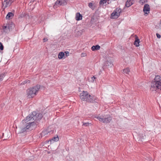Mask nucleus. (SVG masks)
<instances>
[{
  "mask_svg": "<svg viewBox=\"0 0 161 161\" xmlns=\"http://www.w3.org/2000/svg\"><path fill=\"white\" fill-rule=\"evenodd\" d=\"M42 117L41 114L37 113L35 111L29 114L22 121L24 127L22 128L21 132L29 131L35 129L36 127L37 124L34 121L40 120Z\"/></svg>",
  "mask_w": 161,
  "mask_h": 161,
  "instance_id": "f257e3e1",
  "label": "nucleus"
},
{
  "mask_svg": "<svg viewBox=\"0 0 161 161\" xmlns=\"http://www.w3.org/2000/svg\"><path fill=\"white\" fill-rule=\"evenodd\" d=\"M150 90L152 91H161V77L160 76H156L154 79L152 81Z\"/></svg>",
  "mask_w": 161,
  "mask_h": 161,
  "instance_id": "f03ea898",
  "label": "nucleus"
},
{
  "mask_svg": "<svg viewBox=\"0 0 161 161\" xmlns=\"http://www.w3.org/2000/svg\"><path fill=\"white\" fill-rule=\"evenodd\" d=\"M80 99L87 102L93 103L94 101V96L89 94L87 91H83L80 94Z\"/></svg>",
  "mask_w": 161,
  "mask_h": 161,
  "instance_id": "7ed1b4c3",
  "label": "nucleus"
},
{
  "mask_svg": "<svg viewBox=\"0 0 161 161\" xmlns=\"http://www.w3.org/2000/svg\"><path fill=\"white\" fill-rule=\"evenodd\" d=\"M40 88V85H37L27 89L26 90L27 97L29 98L34 97L36 95Z\"/></svg>",
  "mask_w": 161,
  "mask_h": 161,
  "instance_id": "20e7f679",
  "label": "nucleus"
},
{
  "mask_svg": "<svg viewBox=\"0 0 161 161\" xmlns=\"http://www.w3.org/2000/svg\"><path fill=\"white\" fill-rule=\"evenodd\" d=\"M95 118H97L100 121L105 123H109L112 120V118L110 116L107 117L103 116L102 117L101 116H97L95 117Z\"/></svg>",
  "mask_w": 161,
  "mask_h": 161,
  "instance_id": "39448f33",
  "label": "nucleus"
},
{
  "mask_svg": "<svg viewBox=\"0 0 161 161\" xmlns=\"http://www.w3.org/2000/svg\"><path fill=\"white\" fill-rule=\"evenodd\" d=\"M14 1V0H4L2 2V8L4 9L5 8L9 7Z\"/></svg>",
  "mask_w": 161,
  "mask_h": 161,
  "instance_id": "423d86ee",
  "label": "nucleus"
},
{
  "mask_svg": "<svg viewBox=\"0 0 161 161\" xmlns=\"http://www.w3.org/2000/svg\"><path fill=\"white\" fill-rule=\"evenodd\" d=\"M66 3H67L65 0H58L56 2L54 6L55 5L58 6H63L66 5Z\"/></svg>",
  "mask_w": 161,
  "mask_h": 161,
  "instance_id": "0eeeda50",
  "label": "nucleus"
},
{
  "mask_svg": "<svg viewBox=\"0 0 161 161\" xmlns=\"http://www.w3.org/2000/svg\"><path fill=\"white\" fill-rule=\"evenodd\" d=\"M3 29L5 32H8L12 29L11 26L9 24H7L3 26Z\"/></svg>",
  "mask_w": 161,
  "mask_h": 161,
  "instance_id": "6e6552de",
  "label": "nucleus"
},
{
  "mask_svg": "<svg viewBox=\"0 0 161 161\" xmlns=\"http://www.w3.org/2000/svg\"><path fill=\"white\" fill-rule=\"evenodd\" d=\"M150 8L149 5L146 4L144 5L143 12L145 14H148L149 13Z\"/></svg>",
  "mask_w": 161,
  "mask_h": 161,
  "instance_id": "1a4fd4ad",
  "label": "nucleus"
},
{
  "mask_svg": "<svg viewBox=\"0 0 161 161\" xmlns=\"http://www.w3.org/2000/svg\"><path fill=\"white\" fill-rule=\"evenodd\" d=\"M120 14H119L115 10L112 13L111 18L113 19H117L119 16Z\"/></svg>",
  "mask_w": 161,
  "mask_h": 161,
  "instance_id": "9d476101",
  "label": "nucleus"
},
{
  "mask_svg": "<svg viewBox=\"0 0 161 161\" xmlns=\"http://www.w3.org/2000/svg\"><path fill=\"white\" fill-rule=\"evenodd\" d=\"M135 41L134 44L136 47H138L139 46L140 40L136 35H135Z\"/></svg>",
  "mask_w": 161,
  "mask_h": 161,
  "instance_id": "9b49d317",
  "label": "nucleus"
},
{
  "mask_svg": "<svg viewBox=\"0 0 161 161\" xmlns=\"http://www.w3.org/2000/svg\"><path fill=\"white\" fill-rule=\"evenodd\" d=\"M14 14L12 12H9L6 16V19H10L13 18Z\"/></svg>",
  "mask_w": 161,
  "mask_h": 161,
  "instance_id": "f8f14e48",
  "label": "nucleus"
},
{
  "mask_svg": "<svg viewBox=\"0 0 161 161\" xmlns=\"http://www.w3.org/2000/svg\"><path fill=\"white\" fill-rule=\"evenodd\" d=\"M82 15L79 13H77L76 14L75 19L77 21L81 20L82 19Z\"/></svg>",
  "mask_w": 161,
  "mask_h": 161,
  "instance_id": "ddd939ff",
  "label": "nucleus"
},
{
  "mask_svg": "<svg viewBox=\"0 0 161 161\" xmlns=\"http://www.w3.org/2000/svg\"><path fill=\"white\" fill-rule=\"evenodd\" d=\"M100 47V46L99 45H97L95 46H92L91 47V49L93 51H95L96 50H99Z\"/></svg>",
  "mask_w": 161,
  "mask_h": 161,
  "instance_id": "4468645a",
  "label": "nucleus"
},
{
  "mask_svg": "<svg viewBox=\"0 0 161 161\" xmlns=\"http://www.w3.org/2000/svg\"><path fill=\"white\" fill-rule=\"evenodd\" d=\"M145 135L144 134H140L138 135V138L141 140L145 139Z\"/></svg>",
  "mask_w": 161,
  "mask_h": 161,
  "instance_id": "2eb2a0df",
  "label": "nucleus"
},
{
  "mask_svg": "<svg viewBox=\"0 0 161 161\" xmlns=\"http://www.w3.org/2000/svg\"><path fill=\"white\" fill-rule=\"evenodd\" d=\"M130 69L129 68L127 67L123 70V72L124 73H125L127 74H129L130 72Z\"/></svg>",
  "mask_w": 161,
  "mask_h": 161,
  "instance_id": "dca6fc26",
  "label": "nucleus"
},
{
  "mask_svg": "<svg viewBox=\"0 0 161 161\" xmlns=\"http://www.w3.org/2000/svg\"><path fill=\"white\" fill-rule=\"evenodd\" d=\"M64 55V53L63 52H60L58 54V58L59 59L62 58Z\"/></svg>",
  "mask_w": 161,
  "mask_h": 161,
  "instance_id": "f3484780",
  "label": "nucleus"
},
{
  "mask_svg": "<svg viewBox=\"0 0 161 161\" xmlns=\"http://www.w3.org/2000/svg\"><path fill=\"white\" fill-rule=\"evenodd\" d=\"M59 138L58 136H57L56 137H54L50 140L51 142H57L58 141Z\"/></svg>",
  "mask_w": 161,
  "mask_h": 161,
  "instance_id": "a211bd4d",
  "label": "nucleus"
},
{
  "mask_svg": "<svg viewBox=\"0 0 161 161\" xmlns=\"http://www.w3.org/2000/svg\"><path fill=\"white\" fill-rule=\"evenodd\" d=\"M130 0L129 1V0H128L125 4V6L126 7H129L131 5L130 3Z\"/></svg>",
  "mask_w": 161,
  "mask_h": 161,
  "instance_id": "6ab92c4d",
  "label": "nucleus"
},
{
  "mask_svg": "<svg viewBox=\"0 0 161 161\" xmlns=\"http://www.w3.org/2000/svg\"><path fill=\"white\" fill-rule=\"evenodd\" d=\"M107 1H109L108 0H101L99 2L100 4H103L106 3Z\"/></svg>",
  "mask_w": 161,
  "mask_h": 161,
  "instance_id": "aec40b11",
  "label": "nucleus"
},
{
  "mask_svg": "<svg viewBox=\"0 0 161 161\" xmlns=\"http://www.w3.org/2000/svg\"><path fill=\"white\" fill-rule=\"evenodd\" d=\"M30 83V80H26L23 81L21 83L22 85H24L25 84L28 83L29 84Z\"/></svg>",
  "mask_w": 161,
  "mask_h": 161,
  "instance_id": "412c9836",
  "label": "nucleus"
},
{
  "mask_svg": "<svg viewBox=\"0 0 161 161\" xmlns=\"http://www.w3.org/2000/svg\"><path fill=\"white\" fill-rule=\"evenodd\" d=\"M93 4L92 3H90L88 4L89 7L92 9H93L94 8L93 7Z\"/></svg>",
  "mask_w": 161,
  "mask_h": 161,
  "instance_id": "4be33fe9",
  "label": "nucleus"
},
{
  "mask_svg": "<svg viewBox=\"0 0 161 161\" xmlns=\"http://www.w3.org/2000/svg\"><path fill=\"white\" fill-rule=\"evenodd\" d=\"M109 64L111 66V65H113V64H112L111 62H109L107 61L105 64L106 65V66H109Z\"/></svg>",
  "mask_w": 161,
  "mask_h": 161,
  "instance_id": "5701e85b",
  "label": "nucleus"
},
{
  "mask_svg": "<svg viewBox=\"0 0 161 161\" xmlns=\"http://www.w3.org/2000/svg\"><path fill=\"white\" fill-rule=\"evenodd\" d=\"M49 131H47V130H45L42 132V135H46V134H48V133H49Z\"/></svg>",
  "mask_w": 161,
  "mask_h": 161,
  "instance_id": "b1692460",
  "label": "nucleus"
},
{
  "mask_svg": "<svg viewBox=\"0 0 161 161\" xmlns=\"http://www.w3.org/2000/svg\"><path fill=\"white\" fill-rule=\"evenodd\" d=\"M115 10L119 14L121 12V9L120 8H116Z\"/></svg>",
  "mask_w": 161,
  "mask_h": 161,
  "instance_id": "393cba45",
  "label": "nucleus"
},
{
  "mask_svg": "<svg viewBox=\"0 0 161 161\" xmlns=\"http://www.w3.org/2000/svg\"><path fill=\"white\" fill-rule=\"evenodd\" d=\"M89 123H83L82 125L83 126H87L90 124Z\"/></svg>",
  "mask_w": 161,
  "mask_h": 161,
  "instance_id": "a878e982",
  "label": "nucleus"
},
{
  "mask_svg": "<svg viewBox=\"0 0 161 161\" xmlns=\"http://www.w3.org/2000/svg\"><path fill=\"white\" fill-rule=\"evenodd\" d=\"M95 22H96L95 19L94 17H92L91 18V22L92 23H93Z\"/></svg>",
  "mask_w": 161,
  "mask_h": 161,
  "instance_id": "bb28decb",
  "label": "nucleus"
},
{
  "mask_svg": "<svg viewBox=\"0 0 161 161\" xmlns=\"http://www.w3.org/2000/svg\"><path fill=\"white\" fill-rule=\"evenodd\" d=\"M0 49L2 50L3 49V46L2 44L0 42Z\"/></svg>",
  "mask_w": 161,
  "mask_h": 161,
  "instance_id": "cd10ccee",
  "label": "nucleus"
},
{
  "mask_svg": "<svg viewBox=\"0 0 161 161\" xmlns=\"http://www.w3.org/2000/svg\"><path fill=\"white\" fill-rule=\"evenodd\" d=\"M87 55V54L85 53H82L81 54V57H84L86 56Z\"/></svg>",
  "mask_w": 161,
  "mask_h": 161,
  "instance_id": "c85d7f7f",
  "label": "nucleus"
},
{
  "mask_svg": "<svg viewBox=\"0 0 161 161\" xmlns=\"http://www.w3.org/2000/svg\"><path fill=\"white\" fill-rule=\"evenodd\" d=\"M64 53H65L66 56H68L69 55V52L68 51H65Z\"/></svg>",
  "mask_w": 161,
  "mask_h": 161,
  "instance_id": "c756f323",
  "label": "nucleus"
},
{
  "mask_svg": "<svg viewBox=\"0 0 161 161\" xmlns=\"http://www.w3.org/2000/svg\"><path fill=\"white\" fill-rule=\"evenodd\" d=\"M91 79L92 80V82H93L94 81V80L96 79V78L94 76H93L92 77H91Z\"/></svg>",
  "mask_w": 161,
  "mask_h": 161,
  "instance_id": "7c9ffc66",
  "label": "nucleus"
},
{
  "mask_svg": "<svg viewBox=\"0 0 161 161\" xmlns=\"http://www.w3.org/2000/svg\"><path fill=\"white\" fill-rule=\"evenodd\" d=\"M156 36L158 38H160L161 37V36L158 34L157 33Z\"/></svg>",
  "mask_w": 161,
  "mask_h": 161,
  "instance_id": "2f4dec72",
  "label": "nucleus"
},
{
  "mask_svg": "<svg viewBox=\"0 0 161 161\" xmlns=\"http://www.w3.org/2000/svg\"><path fill=\"white\" fill-rule=\"evenodd\" d=\"M3 79V77L2 75L0 76V81L2 80Z\"/></svg>",
  "mask_w": 161,
  "mask_h": 161,
  "instance_id": "473e14b6",
  "label": "nucleus"
},
{
  "mask_svg": "<svg viewBox=\"0 0 161 161\" xmlns=\"http://www.w3.org/2000/svg\"><path fill=\"white\" fill-rule=\"evenodd\" d=\"M47 40H48L46 38H43V42H45L46 41H47Z\"/></svg>",
  "mask_w": 161,
  "mask_h": 161,
  "instance_id": "72a5a7b5",
  "label": "nucleus"
},
{
  "mask_svg": "<svg viewBox=\"0 0 161 161\" xmlns=\"http://www.w3.org/2000/svg\"><path fill=\"white\" fill-rule=\"evenodd\" d=\"M144 1V0H142L140 1V3H141L142 4H143V1Z\"/></svg>",
  "mask_w": 161,
  "mask_h": 161,
  "instance_id": "f704fd0d",
  "label": "nucleus"
},
{
  "mask_svg": "<svg viewBox=\"0 0 161 161\" xmlns=\"http://www.w3.org/2000/svg\"><path fill=\"white\" fill-rule=\"evenodd\" d=\"M159 26L161 28V19L160 21V23L159 25Z\"/></svg>",
  "mask_w": 161,
  "mask_h": 161,
  "instance_id": "c9c22d12",
  "label": "nucleus"
},
{
  "mask_svg": "<svg viewBox=\"0 0 161 161\" xmlns=\"http://www.w3.org/2000/svg\"><path fill=\"white\" fill-rule=\"evenodd\" d=\"M35 1H36V0H31V2H34Z\"/></svg>",
  "mask_w": 161,
  "mask_h": 161,
  "instance_id": "e433bc0d",
  "label": "nucleus"
},
{
  "mask_svg": "<svg viewBox=\"0 0 161 161\" xmlns=\"http://www.w3.org/2000/svg\"><path fill=\"white\" fill-rule=\"evenodd\" d=\"M1 136H0V139H1Z\"/></svg>",
  "mask_w": 161,
  "mask_h": 161,
  "instance_id": "4c0bfd02",
  "label": "nucleus"
},
{
  "mask_svg": "<svg viewBox=\"0 0 161 161\" xmlns=\"http://www.w3.org/2000/svg\"><path fill=\"white\" fill-rule=\"evenodd\" d=\"M108 1H109V0H108Z\"/></svg>",
  "mask_w": 161,
  "mask_h": 161,
  "instance_id": "58836bf2",
  "label": "nucleus"
}]
</instances>
